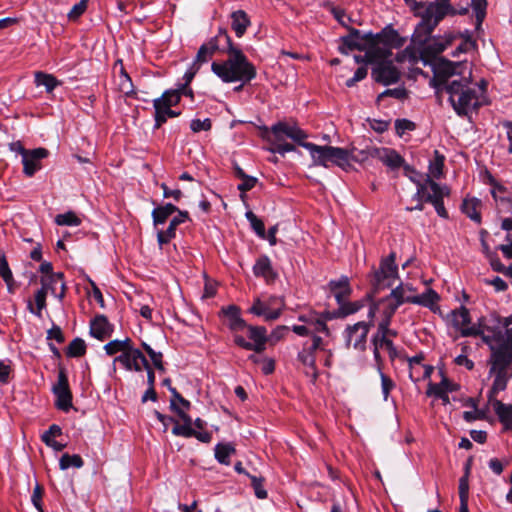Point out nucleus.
<instances>
[{"instance_id":"f257e3e1","label":"nucleus","mask_w":512,"mask_h":512,"mask_svg":"<svg viewBox=\"0 0 512 512\" xmlns=\"http://www.w3.org/2000/svg\"><path fill=\"white\" fill-rule=\"evenodd\" d=\"M437 93H446L454 111L459 116H469L486 104L487 82H472V72L467 62L445 61L438 76Z\"/></svg>"},{"instance_id":"f03ea898","label":"nucleus","mask_w":512,"mask_h":512,"mask_svg":"<svg viewBox=\"0 0 512 512\" xmlns=\"http://www.w3.org/2000/svg\"><path fill=\"white\" fill-rule=\"evenodd\" d=\"M220 34L224 36L226 44V48L222 49V52L227 53L228 57L224 61H214L211 64L212 72L224 83H250L256 78V67L248 60L243 51L233 44L226 29L220 28Z\"/></svg>"},{"instance_id":"7ed1b4c3","label":"nucleus","mask_w":512,"mask_h":512,"mask_svg":"<svg viewBox=\"0 0 512 512\" xmlns=\"http://www.w3.org/2000/svg\"><path fill=\"white\" fill-rule=\"evenodd\" d=\"M171 399L170 407L175 411L179 418L183 421L180 424L178 420L170 418V422L174 423L172 433L176 436H182L185 438L195 437L202 443H209L212 440L210 432H196L192 427V419L187 414L186 410H189L191 403L182 397V395L176 390V388H170Z\"/></svg>"},{"instance_id":"20e7f679","label":"nucleus","mask_w":512,"mask_h":512,"mask_svg":"<svg viewBox=\"0 0 512 512\" xmlns=\"http://www.w3.org/2000/svg\"><path fill=\"white\" fill-rule=\"evenodd\" d=\"M405 302L406 298L403 295V288L396 287L387 297L371 306L368 315L372 318L378 313L381 316V329H385L387 325H390L391 319L398 307Z\"/></svg>"},{"instance_id":"39448f33","label":"nucleus","mask_w":512,"mask_h":512,"mask_svg":"<svg viewBox=\"0 0 512 512\" xmlns=\"http://www.w3.org/2000/svg\"><path fill=\"white\" fill-rule=\"evenodd\" d=\"M448 194L449 189L446 186L441 187L427 177L425 182L418 183V193H416V196L421 200L431 203L440 217L447 218L448 213L444 207L443 198Z\"/></svg>"},{"instance_id":"423d86ee","label":"nucleus","mask_w":512,"mask_h":512,"mask_svg":"<svg viewBox=\"0 0 512 512\" xmlns=\"http://www.w3.org/2000/svg\"><path fill=\"white\" fill-rule=\"evenodd\" d=\"M395 260L396 254L394 252L381 260L379 268L375 270L371 280L375 292L392 286L398 278V267Z\"/></svg>"},{"instance_id":"0eeeda50","label":"nucleus","mask_w":512,"mask_h":512,"mask_svg":"<svg viewBox=\"0 0 512 512\" xmlns=\"http://www.w3.org/2000/svg\"><path fill=\"white\" fill-rule=\"evenodd\" d=\"M285 302L278 296H270L267 300L255 299L249 312L256 316H263L266 321L276 320L284 309Z\"/></svg>"},{"instance_id":"6e6552de","label":"nucleus","mask_w":512,"mask_h":512,"mask_svg":"<svg viewBox=\"0 0 512 512\" xmlns=\"http://www.w3.org/2000/svg\"><path fill=\"white\" fill-rule=\"evenodd\" d=\"M246 328L248 329V337L251 339V342L246 341L241 335H235V344L243 349L262 353L266 349V343L269 339L266 328L263 326H252L247 324Z\"/></svg>"},{"instance_id":"1a4fd4ad","label":"nucleus","mask_w":512,"mask_h":512,"mask_svg":"<svg viewBox=\"0 0 512 512\" xmlns=\"http://www.w3.org/2000/svg\"><path fill=\"white\" fill-rule=\"evenodd\" d=\"M360 154L362 155V161L368 158H375L392 170L398 169L404 163V159L395 150L390 148L370 146L365 150H361Z\"/></svg>"},{"instance_id":"9d476101","label":"nucleus","mask_w":512,"mask_h":512,"mask_svg":"<svg viewBox=\"0 0 512 512\" xmlns=\"http://www.w3.org/2000/svg\"><path fill=\"white\" fill-rule=\"evenodd\" d=\"M324 349L325 344L323 339L318 335H314L311 342L304 343L302 350L298 353V360L310 370L306 371V373L311 374L314 379H316L318 375L316 369V351Z\"/></svg>"},{"instance_id":"9b49d317","label":"nucleus","mask_w":512,"mask_h":512,"mask_svg":"<svg viewBox=\"0 0 512 512\" xmlns=\"http://www.w3.org/2000/svg\"><path fill=\"white\" fill-rule=\"evenodd\" d=\"M372 323L360 321L354 325H349L344 331L346 347H353L356 350L364 351L366 349L367 336Z\"/></svg>"},{"instance_id":"f8f14e48","label":"nucleus","mask_w":512,"mask_h":512,"mask_svg":"<svg viewBox=\"0 0 512 512\" xmlns=\"http://www.w3.org/2000/svg\"><path fill=\"white\" fill-rule=\"evenodd\" d=\"M428 34H431L442 19L447 15H456V9L451 5L450 0L428 1L427 4Z\"/></svg>"},{"instance_id":"ddd939ff","label":"nucleus","mask_w":512,"mask_h":512,"mask_svg":"<svg viewBox=\"0 0 512 512\" xmlns=\"http://www.w3.org/2000/svg\"><path fill=\"white\" fill-rule=\"evenodd\" d=\"M120 363L126 370L141 372L148 367V360L144 354L133 343L123 355H118L113 360V370H116L115 364Z\"/></svg>"},{"instance_id":"4468645a","label":"nucleus","mask_w":512,"mask_h":512,"mask_svg":"<svg viewBox=\"0 0 512 512\" xmlns=\"http://www.w3.org/2000/svg\"><path fill=\"white\" fill-rule=\"evenodd\" d=\"M52 391L56 396V407L60 410L68 411L72 407V393L70 391L68 377L64 369L59 370L58 380L53 386Z\"/></svg>"},{"instance_id":"2eb2a0df","label":"nucleus","mask_w":512,"mask_h":512,"mask_svg":"<svg viewBox=\"0 0 512 512\" xmlns=\"http://www.w3.org/2000/svg\"><path fill=\"white\" fill-rule=\"evenodd\" d=\"M334 317L335 315L330 312H309L307 314L300 315L298 320L307 324L312 337L318 333H324L325 335L329 336L330 331L327 326V321L333 319Z\"/></svg>"},{"instance_id":"dca6fc26","label":"nucleus","mask_w":512,"mask_h":512,"mask_svg":"<svg viewBox=\"0 0 512 512\" xmlns=\"http://www.w3.org/2000/svg\"><path fill=\"white\" fill-rule=\"evenodd\" d=\"M488 363L490 364L489 374L507 373V369L512 363V347L508 344H500L491 353Z\"/></svg>"},{"instance_id":"f3484780","label":"nucleus","mask_w":512,"mask_h":512,"mask_svg":"<svg viewBox=\"0 0 512 512\" xmlns=\"http://www.w3.org/2000/svg\"><path fill=\"white\" fill-rule=\"evenodd\" d=\"M271 132L276 141H282L284 136H286L302 147L307 143L304 142V140L308 135L297 125H290L286 122H277L271 127Z\"/></svg>"},{"instance_id":"a211bd4d","label":"nucleus","mask_w":512,"mask_h":512,"mask_svg":"<svg viewBox=\"0 0 512 512\" xmlns=\"http://www.w3.org/2000/svg\"><path fill=\"white\" fill-rule=\"evenodd\" d=\"M489 184L492 186L491 194L500 214H512V194L501 184L489 175Z\"/></svg>"},{"instance_id":"6ab92c4d","label":"nucleus","mask_w":512,"mask_h":512,"mask_svg":"<svg viewBox=\"0 0 512 512\" xmlns=\"http://www.w3.org/2000/svg\"><path fill=\"white\" fill-rule=\"evenodd\" d=\"M48 155L49 151L43 147L28 150L22 158L23 173L27 177H32L42 168L41 161L47 158Z\"/></svg>"},{"instance_id":"aec40b11","label":"nucleus","mask_w":512,"mask_h":512,"mask_svg":"<svg viewBox=\"0 0 512 512\" xmlns=\"http://www.w3.org/2000/svg\"><path fill=\"white\" fill-rule=\"evenodd\" d=\"M452 325L461 332L464 337L477 336L481 334V331L475 327L470 326L471 319L469 310L465 307H460L451 313Z\"/></svg>"},{"instance_id":"412c9836","label":"nucleus","mask_w":512,"mask_h":512,"mask_svg":"<svg viewBox=\"0 0 512 512\" xmlns=\"http://www.w3.org/2000/svg\"><path fill=\"white\" fill-rule=\"evenodd\" d=\"M40 282L42 290L46 293L50 291L60 301L63 300L66 293V284L62 272L50 273V275L42 277Z\"/></svg>"},{"instance_id":"4be33fe9","label":"nucleus","mask_w":512,"mask_h":512,"mask_svg":"<svg viewBox=\"0 0 512 512\" xmlns=\"http://www.w3.org/2000/svg\"><path fill=\"white\" fill-rule=\"evenodd\" d=\"M372 76L375 81L383 85H390L399 80L400 72L391 62H386L377 65L372 71Z\"/></svg>"},{"instance_id":"5701e85b","label":"nucleus","mask_w":512,"mask_h":512,"mask_svg":"<svg viewBox=\"0 0 512 512\" xmlns=\"http://www.w3.org/2000/svg\"><path fill=\"white\" fill-rule=\"evenodd\" d=\"M224 42V36H221L220 29L215 37L211 38L207 43L200 46L194 64L201 66V64L206 63L216 51L221 50L223 48L220 47V43Z\"/></svg>"},{"instance_id":"b1692460","label":"nucleus","mask_w":512,"mask_h":512,"mask_svg":"<svg viewBox=\"0 0 512 512\" xmlns=\"http://www.w3.org/2000/svg\"><path fill=\"white\" fill-rule=\"evenodd\" d=\"M304 148H306L313 159V163L315 165H320L324 167H329L332 164V152L334 146H319L314 143H306L304 144Z\"/></svg>"},{"instance_id":"393cba45","label":"nucleus","mask_w":512,"mask_h":512,"mask_svg":"<svg viewBox=\"0 0 512 512\" xmlns=\"http://www.w3.org/2000/svg\"><path fill=\"white\" fill-rule=\"evenodd\" d=\"M392 55L391 49L383 46L376 42L373 38L369 41V47L365 53V59L369 63H386V59H388Z\"/></svg>"},{"instance_id":"a878e982","label":"nucleus","mask_w":512,"mask_h":512,"mask_svg":"<svg viewBox=\"0 0 512 512\" xmlns=\"http://www.w3.org/2000/svg\"><path fill=\"white\" fill-rule=\"evenodd\" d=\"M331 152L333 153L332 164L342 168L343 170H348L351 167L352 160L362 161V155L360 154V152L356 154L355 149L349 151L344 148L334 147V149H332Z\"/></svg>"},{"instance_id":"bb28decb","label":"nucleus","mask_w":512,"mask_h":512,"mask_svg":"<svg viewBox=\"0 0 512 512\" xmlns=\"http://www.w3.org/2000/svg\"><path fill=\"white\" fill-rule=\"evenodd\" d=\"M178 215L173 217L165 231L157 232V241L160 247L169 243L176 236V228L188 218V212L178 211Z\"/></svg>"},{"instance_id":"cd10ccee","label":"nucleus","mask_w":512,"mask_h":512,"mask_svg":"<svg viewBox=\"0 0 512 512\" xmlns=\"http://www.w3.org/2000/svg\"><path fill=\"white\" fill-rule=\"evenodd\" d=\"M112 332L113 327L104 315L96 316L90 323V334L98 340L109 338Z\"/></svg>"},{"instance_id":"c85d7f7f","label":"nucleus","mask_w":512,"mask_h":512,"mask_svg":"<svg viewBox=\"0 0 512 512\" xmlns=\"http://www.w3.org/2000/svg\"><path fill=\"white\" fill-rule=\"evenodd\" d=\"M371 38L376 42L383 44L390 49L400 48L404 45L405 39L402 38L397 31L392 28H385L375 36L371 35Z\"/></svg>"},{"instance_id":"c756f323","label":"nucleus","mask_w":512,"mask_h":512,"mask_svg":"<svg viewBox=\"0 0 512 512\" xmlns=\"http://www.w3.org/2000/svg\"><path fill=\"white\" fill-rule=\"evenodd\" d=\"M489 403L498 416L499 421L504 426V429L512 430V404H504L497 399H490Z\"/></svg>"},{"instance_id":"7c9ffc66","label":"nucleus","mask_w":512,"mask_h":512,"mask_svg":"<svg viewBox=\"0 0 512 512\" xmlns=\"http://www.w3.org/2000/svg\"><path fill=\"white\" fill-rule=\"evenodd\" d=\"M253 272L255 276L263 277L268 283L273 282L277 277V274L273 270L271 261L266 255H263L256 260V263L253 266Z\"/></svg>"},{"instance_id":"2f4dec72","label":"nucleus","mask_w":512,"mask_h":512,"mask_svg":"<svg viewBox=\"0 0 512 512\" xmlns=\"http://www.w3.org/2000/svg\"><path fill=\"white\" fill-rule=\"evenodd\" d=\"M222 313L228 319V327L233 332H239L246 328V322L240 316V309L230 305L222 309Z\"/></svg>"},{"instance_id":"473e14b6","label":"nucleus","mask_w":512,"mask_h":512,"mask_svg":"<svg viewBox=\"0 0 512 512\" xmlns=\"http://www.w3.org/2000/svg\"><path fill=\"white\" fill-rule=\"evenodd\" d=\"M329 287L337 302L342 305V302L349 297L351 294V287L349 279L346 276H342L338 280H332L329 282Z\"/></svg>"},{"instance_id":"72a5a7b5","label":"nucleus","mask_w":512,"mask_h":512,"mask_svg":"<svg viewBox=\"0 0 512 512\" xmlns=\"http://www.w3.org/2000/svg\"><path fill=\"white\" fill-rule=\"evenodd\" d=\"M231 28L236 36L241 38L250 26V18L244 10H237L231 13Z\"/></svg>"},{"instance_id":"f704fd0d","label":"nucleus","mask_w":512,"mask_h":512,"mask_svg":"<svg viewBox=\"0 0 512 512\" xmlns=\"http://www.w3.org/2000/svg\"><path fill=\"white\" fill-rule=\"evenodd\" d=\"M423 356L416 355L409 360L410 364V378L418 381L420 376L423 378L430 377L432 367L422 364Z\"/></svg>"},{"instance_id":"c9c22d12","label":"nucleus","mask_w":512,"mask_h":512,"mask_svg":"<svg viewBox=\"0 0 512 512\" xmlns=\"http://www.w3.org/2000/svg\"><path fill=\"white\" fill-rule=\"evenodd\" d=\"M406 302L422 305L433 310L434 306L439 301L440 297L433 289H427L421 295L405 297Z\"/></svg>"},{"instance_id":"e433bc0d","label":"nucleus","mask_w":512,"mask_h":512,"mask_svg":"<svg viewBox=\"0 0 512 512\" xmlns=\"http://www.w3.org/2000/svg\"><path fill=\"white\" fill-rule=\"evenodd\" d=\"M415 16L421 18L419 28L428 34L427 4L428 1L404 0Z\"/></svg>"},{"instance_id":"4c0bfd02","label":"nucleus","mask_w":512,"mask_h":512,"mask_svg":"<svg viewBox=\"0 0 512 512\" xmlns=\"http://www.w3.org/2000/svg\"><path fill=\"white\" fill-rule=\"evenodd\" d=\"M482 203L477 198H466L462 203V211L471 220L480 223L481 222V210Z\"/></svg>"},{"instance_id":"58836bf2","label":"nucleus","mask_w":512,"mask_h":512,"mask_svg":"<svg viewBox=\"0 0 512 512\" xmlns=\"http://www.w3.org/2000/svg\"><path fill=\"white\" fill-rule=\"evenodd\" d=\"M132 340L129 337L119 340L115 339L104 345V350L108 356H114L119 353L123 355L132 344Z\"/></svg>"},{"instance_id":"ea45409f","label":"nucleus","mask_w":512,"mask_h":512,"mask_svg":"<svg viewBox=\"0 0 512 512\" xmlns=\"http://www.w3.org/2000/svg\"><path fill=\"white\" fill-rule=\"evenodd\" d=\"M343 45L340 46L341 53L347 54L349 51L352 50H363L364 47L362 45V39L359 35V31L355 30L348 36H345L342 38Z\"/></svg>"},{"instance_id":"a19ab883","label":"nucleus","mask_w":512,"mask_h":512,"mask_svg":"<svg viewBox=\"0 0 512 512\" xmlns=\"http://www.w3.org/2000/svg\"><path fill=\"white\" fill-rule=\"evenodd\" d=\"M176 211H178V208L171 203L154 208L152 211L154 225L157 226L165 223V221Z\"/></svg>"},{"instance_id":"79ce46f5","label":"nucleus","mask_w":512,"mask_h":512,"mask_svg":"<svg viewBox=\"0 0 512 512\" xmlns=\"http://www.w3.org/2000/svg\"><path fill=\"white\" fill-rule=\"evenodd\" d=\"M153 107L155 110L154 119H155V128H160L169 118V111L171 107L165 105L162 100H153Z\"/></svg>"},{"instance_id":"37998d69","label":"nucleus","mask_w":512,"mask_h":512,"mask_svg":"<svg viewBox=\"0 0 512 512\" xmlns=\"http://www.w3.org/2000/svg\"><path fill=\"white\" fill-rule=\"evenodd\" d=\"M46 297L47 293L44 290H42L41 288L37 290L35 293L36 306L33 305L31 300L27 302V309L29 310V312L41 318L42 310L46 308Z\"/></svg>"},{"instance_id":"c03bdc74","label":"nucleus","mask_w":512,"mask_h":512,"mask_svg":"<svg viewBox=\"0 0 512 512\" xmlns=\"http://www.w3.org/2000/svg\"><path fill=\"white\" fill-rule=\"evenodd\" d=\"M35 83L37 86H44L47 92H52L60 82L52 75L38 71L35 73Z\"/></svg>"},{"instance_id":"a18cd8bd","label":"nucleus","mask_w":512,"mask_h":512,"mask_svg":"<svg viewBox=\"0 0 512 512\" xmlns=\"http://www.w3.org/2000/svg\"><path fill=\"white\" fill-rule=\"evenodd\" d=\"M434 160L429 164V173L426 174V178L429 177L439 179L443 173L444 160L445 157L439 153V151H434Z\"/></svg>"},{"instance_id":"49530a36","label":"nucleus","mask_w":512,"mask_h":512,"mask_svg":"<svg viewBox=\"0 0 512 512\" xmlns=\"http://www.w3.org/2000/svg\"><path fill=\"white\" fill-rule=\"evenodd\" d=\"M451 41V37H448L446 39H432L426 44L425 50L427 53L435 56L437 54L442 53L447 48V46L451 44Z\"/></svg>"},{"instance_id":"de8ad7c7","label":"nucleus","mask_w":512,"mask_h":512,"mask_svg":"<svg viewBox=\"0 0 512 512\" xmlns=\"http://www.w3.org/2000/svg\"><path fill=\"white\" fill-rule=\"evenodd\" d=\"M373 345L376 346V348L387 350L391 359H394L397 356V351L393 345V342L388 337L376 334L373 337Z\"/></svg>"},{"instance_id":"09e8293b","label":"nucleus","mask_w":512,"mask_h":512,"mask_svg":"<svg viewBox=\"0 0 512 512\" xmlns=\"http://www.w3.org/2000/svg\"><path fill=\"white\" fill-rule=\"evenodd\" d=\"M491 375L494 376V381L489 393V400L496 399L495 395L506 389L508 381L507 373H492Z\"/></svg>"},{"instance_id":"8fccbe9b","label":"nucleus","mask_w":512,"mask_h":512,"mask_svg":"<svg viewBox=\"0 0 512 512\" xmlns=\"http://www.w3.org/2000/svg\"><path fill=\"white\" fill-rule=\"evenodd\" d=\"M83 464L84 462L80 455L78 454L70 455L68 453H65L61 456L59 461V466L61 470H66L70 467L81 468Z\"/></svg>"},{"instance_id":"3c124183","label":"nucleus","mask_w":512,"mask_h":512,"mask_svg":"<svg viewBox=\"0 0 512 512\" xmlns=\"http://www.w3.org/2000/svg\"><path fill=\"white\" fill-rule=\"evenodd\" d=\"M118 65L120 67V82H119L120 90L122 92H124L125 94H129L130 92H132V88H133L131 78L128 75V73L125 71L122 60L116 61L115 67H117Z\"/></svg>"},{"instance_id":"603ef678","label":"nucleus","mask_w":512,"mask_h":512,"mask_svg":"<svg viewBox=\"0 0 512 512\" xmlns=\"http://www.w3.org/2000/svg\"><path fill=\"white\" fill-rule=\"evenodd\" d=\"M234 448L229 444H217L215 447V457L221 464H229V457L234 452Z\"/></svg>"},{"instance_id":"864d4df0","label":"nucleus","mask_w":512,"mask_h":512,"mask_svg":"<svg viewBox=\"0 0 512 512\" xmlns=\"http://www.w3.org/2000/svg\"><path fill=\"white\" fill-rule=\"evenodd\" d=\"M85 352L86 344L81 338L73 339L67 348V355L69 357H81L85 354Z\"/></svg>"},{"instance_id":"5fc2aeb1","label":"nucleus","mask_w":512,"mask_h":512,"mask_svg":"<svg viewBox=\"0 0 512 512\" xmlns=\"http://www.w3.org/2000/svg\"><path fill=\"white\" fill-rule=\"evenodd\" d=\"M55 222L61 226H78L81 224L80 218L71 211L64 214H58L55 218Z\"/></svg>"},{"instance_id":"6e6d98bb","label":"nucleus","mask_w":512,"mask_h":512,"mask_svg":"<svg viewBox=\"0 0 512 512\" xmlns=\"http://www.w3.org/2000/svg\"><path fill=\"white\" fill-rule=\"evenodd\" d=\"M246 218L249 221L252 229L260 238H266L265 226L261 219H259L252 211L246 212Z\"/></svg>"},{"instance_id":"4d7b16f0","label":"nucleus","mask_w":512,"mask_h":512,"mask_svg":"<svg viewBox=\"0 0 512 512\" xmlns=\"http://www.w3.org/2000/svg\"><path fill=\"white\" fill-rule=\"evenodd\" d=\"M471 7L475 12L477 25H481L485 16L487 1L486 0H471Z\"/></svg>"},{"instance_id":"13d9d810","label":"nucleus","mask_w":512,"mask_h":512,"mask_svg":"<svg viewBox=\"0 0 512 512\" xmlns=\"http://www.w3.org/2000/svg\"><path fill=\"white\" fill-rule=\"evenodd\" d=\"M157 100H162L165 105H168L169 107H173L177 105L180 102L181 95L180 90L174 89V90H166L161 97L156 98Z\"/></svg>"},{"instance_id":"bf43d9fd","label":"nucleus","mask_w":512,"mask_h":512,"mask_svg":"<svg viewBox=\"0 0 512 512\" xmlns=\"http://www.w3.org/2000/svg\"><path fill=\"white\" fill-rule=\"evenodd\" d=\"M251 480V486L254 489L255 495L259 499L267 498V491L263 487L264 478L248 475Z\"/></svg>"},{"instance_id":"052dcab7","label":"nucleus","mask_w":512,"mask_h":512,"mask_svg":"<svg viewBox=\"0 0 512 512\" xmlns=\"http://www.w3.org/2000/svg\"><path fill=\"white\" fill-rule=\"evenodd\" d=\"M212 127L211 120L206 118L204 120L193 119L190 123V128L193 132L209 131Z\"/></svg>"},{"instance_id":"680f3d73","label":"nucleus","mask_w":512,"mask_h":512,"mask_svg":"<svg viewBox=\"0 0 512 512\" xmlns=\"http://www.w3.org/2000/svg\"><path fill=\"white\" fill-rule=\"evenodd\" d=\"M274 147L270 149L273 153H279L284 155L287 152H291L295 150V146L291 143L285 142L284 139L282 141H276L274 139Z\"/></svg>"},{"instance_id":"e2e57ef3","label":"nucleus","mask_w":512,"mask_h":512,"mask_svg":"<svg viewBox=\"0 0 512 512\" xmlns=\"http://www.w3.org/2000/svg\"><path fill=\"white\" fill-rule=\"evenodd\" d=\"M445 384H446V382L429 383L426 394L428 396H434L436 398H440V397L444 396L445 389H446L444 387Z\"/></svg>"},{"instance_id":"0e129e2a","label":"nucleus","mask_w":512,"mask_h":512,"mask_svg":"<svg viewBox=\"0 0 512 512\" xmlns=\"http://www.w3.org/2000/svg\"><path fill=\"white\" fill-rule=\"evenodd\" d=\"M87 9V0H81L77 4H75L70 12L68 13V18L70 20L78 19Z\"/></svg>"},{"instance_id":"69168bd1","label":"nucleus","mask_w":512,"mask_h":512,"mask_svg":"<svg viewBox=\"0 0 512 512\" xmlns=\"http://www.w3.org/2000/svg\"><path fill=\"white\" fill-rule=\"evenodd\" d=\"M394 97L396 99H403L406 97V90L403 88L387 89L379 94L377 100L380 101L383 97Z\"/></svg>"},{"instance_id":"338daca9","label":"nucleus","mask_w":512,"mask_h":512,"mask_svg":"<svg viewBox=\"0 0 512 512\" xmlns=\"http://www.w3.org/2000/svg\"><path fill=\"white\" fill-rule=\"evenodd\" d=\"M12 272L9 268L5 255L0 251V276L4 281L11 280Z\"/></svg>"},{"instance_id":"774afa93","label":"nucleus","mask_w":512,"mask_h":512,"mask_svg":"<svg viewBox=\"0 0 512 512\" xmlns=\"http://www.w3.org/2000/svg\"><path fill=\"white\" fill-rule=\"evenodd\" d=\"M380 377L384 400H387L390 391L394 388V382L382 372L380 373Z\"/></svg>"}]
</instances>
